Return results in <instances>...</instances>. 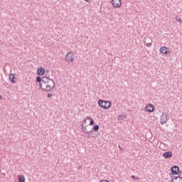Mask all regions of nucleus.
Segmentation results:
<instances>
[{"label":"nucleus","instance_id":"7ed1b4c3","mask_svg":"<svg viewBox=\"0 0 182 182\" xmlns=\"http://www.w3.org/2000/svg\"><path fill=\"white\" fill-rule=\"evenodd\" d=\"M168 119H170V116L168 115V112L163 113L161 116L160 123L161 124H165L168 122Z\"/></svg>","mask_w":182,"mask_h":182},{"label":"nucleus","instance_id":"cd10ccee","mask_svg":"<svg viewBox=\"0 0 182 182\" xmlns=\"http://www.w3.org/2000/svg\"><path fill=\"white\" fill-rule=\"evenodd\" d=\"M86 123H87V122H85V125H86Z\"/></svg>","mask_w":182,"mask_h":182},{"label":"nucleus","instance_id":"ddd939ff","mask_svg":"<svg viewBox=\"0 0 182 182\" xmlns=\"http://www.w3.org/2000/svg\"><path fill=\"white\" fill-rule=\"evenodd\" d=\"M46 77H43V78L41 77V76H37L36 77V82L41 85V83L43 82V81L46 79Z\"/></svg>","mask_w":182,"mask_h":182},{"label":"nucleus","instance_id":"a211bd4d","mask_svg":"<svg viewBox=\"0 0 182 182\" xmlns=\"http://www.w3.org/2000/svg\"><path fill=\"white\" fill-rule=\"evenodd\" d=\"M175 19H176V21L177 22H179V23H182L181 18H179L178 16H176L175 17Z\"/></svg>","mask_w":182,"mask_h":182},{"label":"nucleus","instance_id":"aec40b11","mask_svg":"<svg viewBox=\"0 0 182 182\" xmlns=\"http://www.w3.org/2000/svg\"><path fill=\"white\" fill-rule=\"evenodd\" d=\"M52 96H53V94L49 93L47 95V97H48L49 99H50V97H52Z\"/></svg>","mask_w":182,"mask_h":182},{"label":"nucleus","instance_id":"f03ea898","mask_svg":"<svg viewBox=\"0 0 182 182\" xmlns=\"http://www.w3.org/2000/svg\"><path fill=\"white\" fill-rule=\"evenodd\" d=\"M98 105L102 109H110V107L112 106V102L110 101H105L103 100H98Z\"/></svg>","mask_w":182,"mask_h":182},{"label":"nucleus","instance_id":"f257e3e1","mask_svg":"<svg viewBox=\"0 0 182 182\" xmlns=\"http://www.w3.org/2000/svg\"><path fill=\"white\" fill-rule=\"evenodd\" d=\"M40 87L44 92H52L55 89V82L53 80L46 77V79L43 80V82L40 83Z\"/></svg>","mask_w":182,"mask_h":182},{"label":"nucleus","instance_id":"9d476101","mask_svg":"<svg viewBox=\"0 0 182 182\" xmlns=\"http://www.w3.org/2000/svg\"><path fill=\"white\" fill-rule=\"evenodd\" d=\"M86 122H90V126L95 124V121L91 117H87L86 119L83 121V124H86Z\"/></svg>","mask_w":182,"mask_h":182},{"label":"nucleus","instance_id":"423d86ee","mask_svg":"<svg viewBox=\"0 0 182 182\" xmlns=\"http://www.w3.org/2000/svg\"><path fill=\"white\" fill-rule=\"evenodd\" d=\"M159 50H160V53H163L164 55H168V53H171L170 48L166 46L161 47Z\"/></svg>","mask_w":182,"mask_h":182},{"label":"nucleus","instance_id":"6e6552de","mask_svg":"<svg viewBox=\"0 0 182 182\" xmlns=\"http://www.w3.org/2000/svg\"><path fill=\"white\" fill-rule=\"evenodd\" d=\"M146 112H149V113H153L154 112V106L151 104H148L145 107Z\"/></svg>","mask_w":182,"mask_h":182},{"label":"nucleus","instance_id":"2eb2a0df","mask_svg":"<svg viewBox=\"0 0 182 182\" xmlns=\"http://www.w3.org/2000/svg\"><path fill=\"white\" fill-rule=\"evenodd\" d=\"M9 80L11 83H15V74H11L9 75Z\"/></svg>","mask_w":182,"mask_h":182},{"label":"nucleus","instance_id":"6ab92c4d","mask_svg":"<svg viewBox=\"0 0 182 182\" xmlns=\"http://www.w3.org/2000/svg\"><path fill=\"white\" fill-rule=\"evenodd\" d=\"M131 178H133L134 180H139V177L134 175L131 176Z\"/></svg>","mask_w":182,"mask_h":182},{"label":"nucleus","instance_id":"5701e85b","mask_svg":"<svg viewBox=\"0 0 182 182\" xmlns=\"http://www.w3.org/2000/svg\"><path fill=\"white\" fill-rule=\"evenodd\" d=\"M100 182H109L107 180H102Z\"/></svg>","mask_w":182,"mask_h":182},{"label":"nucleus","instance_id":"1a4fd4ad","mask_svg":"<svg viewBox=\"0 0 182 182\" xmlns=\"http://www.w3.org/2000/svg\"><path fill=\"white\" fill-rule=\"evenodd\" d=\"M171 171L172 174H178V171H180V168L178 166H173L171 167Z\"/></svg>","mask_w":182,"mask_h":182},{"label":"nucleus","instance_id":"a878e982","mask_svg":"<svg viewBox=\"0 0 182 182\" xmlns=\"http://www.w3.org/2000/svg\"><path fill=\"white\" fill-rule=\"evenodd\" d=\"M1 99H2V95H0V100H1Z\"/></svg>","mask_w":182,"mask_h":182},{"label":"nucleus","instance_id":"0eeeda50","mask_svg":"<svg viewBox=\"0 0 182 182\" xmlns=\"http://www.w3.org/2000/svg\"><path fill=\"white\" fill-rule=\"evenodd\" d=\"M87 126L86 124H84L83 122L82 124V131L85 134H90V133H93L92 130H87Z\"/></svg>","mask_w":182,"mask_h":182},{"label":"nucleus","instance_id":"20e7f679","mask_svg":"<svg viewBox=\"0 0 182 182\" xmlns=\"http://www.w3.org/2000/svg\"><path fill=\"white\" fill-rule=\"evenodd\" d=\"M75 59V54L72 53V51L68 52L65 55V60L66 62L70 63L73 62Z\"/></svg>","mask_w":182,"mask_h":182},{"label":"nucleus","instance_id":"b1692460","mask_svg":"<svg viewBox=\"0 0 182 182\" xmlns=\"http://www.w3.org/2000/svg\"><path fill=\"white\" fill-rule=\"evenodd\" d=\"M85 2H90V0H85Z\"/></svg>","mask_w":182,"mask_h":182},{"label":"nucleus","instance_id":"4be33fe9","mask_svg":"<svg viewBox=\"0 0 182 182\" xmlns=\"http://www.w3.org/2000/svg\"><path fill=\"white\" fill-rule=\"evenodd\" d=\"M118 120H123V116L119 115V116L118 117Z\"/></svg>","mask_w":182,"mask_h":182},{"label":"nucleus","instance_id":"393cba45","mask_svg":"<svg viewBox=\"0 0 182 182\" xmlns=\"http://www.w3.org/2000/svg\"><path fill=\"white\" fill-rule=\"evenodd\" d=\"M181 181H182V180L180 181L179 179H178V182H181Z\"/></svg>","mask_w":182,"mask_h":182},{"label":"nucleus","instance_id":"f8f14e48","mask_svg":"<svg viewBox=\"0 0 182 182\" xmlns=\"http://www.w3.org/2000/svg\"><path fill=\"white\" fill-rule=\"evenodd\" d=\"M37 73L38 75H39V76H41L42 75H45V68H38Z\"/></svg>","mask_w":182,"mask_h":182},{"label":"nucleus","instance_id":"dca6fc26","mask_svg":"<svg viewBox=\"0 0 182 182\" xmlns=\"http://www.w3.org/2000/svg\"><path fill=\"white\" fill-rule=\"evenodd\" d=\"M100 127L99 125H95L92 128V132H97L99 130Z\"/></svg>","mask_w":182,"mask_h":182},{"label":"nucleus","instance_id":"9b49d317","mask_svg":"<svg viewBox=\"0 0 182 182\" xmlns=\"http://www.w3.org/2000/svg\"><path fill=\"white\" fill-rule=\"evenodd\" d=\"M173 156V153L171 151H166L163 154V157L165 159H171Z\"/></svg>","mask_w":182,"mask_h":182},{"label":"nucleus","instance_id":"39448f33","mask_svg":"<svg viewBox=\"0 0 182 182\" xmlns=\"http://www.w3.org/2000/svg\"><path fill=\"white\" fill-rule=\"evenodd\" d=\"M111 4L114 6V8H120L122 6V0H112Z\"/></svg>","mask_w":182,"mask_h":182},{"label":"nucleus","instance_id":"bb28decb","mask_svg":"<svg viewBox=\"0 0 182 182\" xmlns=\"http://www.w3.org/2000/svg\"><path fill=\"white\" fill-rule=\"evenodd\" d=\"M149 40L151 41V42H152V40H151V39L149 38Z\"/></svg>","mask_w":182,"mask_h":182},{"label":"nucleus","instance_id":"f3484780","mask_svg":"<svg viewBox=\"0 0 182 182\" xmlns=\"http://www.w3.org/2000/svg\"><path fill=\"white\" fill-rule=\"evenodd\" d=\"M18 182H25V176H20L18 177Z\"/></svg>","mask_w":182,"mask_h":182},{"label":"nucleus","instance_id":"412c9836","mask_svg":"<svg viewBox=\"0 0 182 182\" xmlns=\"http://www.w3.org/2000/svg\"><path fill=\"white\" fill-rule=\"evenodd\" d=\"M146 46L147 48H150V46H151V43H146Z\"/></svg>","mask_w":182,"mask_h":182},{"label":"nucleus","instance_id":"4468645a","mask_svg":"<svg viewBox=\"0 0 182 182\" xmlns=\"http://www.w3.org/2000/svg\"><path fill=\"white\" fill-rule=\"evenodd\" d=\"M178 180H179V181L181 180H182V177H181V176H174L171 182H178ZM181 182H182V181H181Z\"/></svg>","mask_w":182,"mask_h":182}]
</instances>
